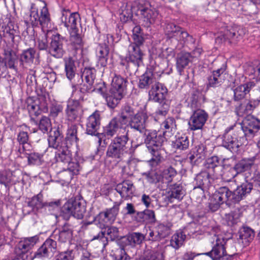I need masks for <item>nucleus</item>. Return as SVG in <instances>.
Masks as SVG:
<instances>
[{
    "label": "nucleus",
    "mask_w": 260,
    "mask_h": 260,
    "mask_svg": "<svg viewBox=\"0 0 260 260\" xmlns=\"http://www.w3.org/2000/svg\"><path fill=\"white\" fill-rule=\"evenodd\" d=\"M252 184L251 183L245 182L234 191H231L226 187H222L215 191L210 198L209 207L212 211H217L220 205L225 203L230 205L241 201L243 197L247 193H250Z\"/></svg>",
    "instance_id": "1"
},
{
    "label": "nucleus",
    "mask_w": 260,
    "mask_h": 260,
    "mask_svg": "<svg viewBox=\"0 0 260 260\" xmlns=\"http://www.w3.org/2000/svg\"><path fill=\"white\" fill-rule=\"evenodd\" d=\"M145 142L146 147L152 155L151 161L157 164L162 159V154L164 150L162 146L165 138L161 134L158 135L156 131L148 132Z\"/></svg>",
    "instance_id": "2"
},
{
    "label": "nucleus",
    "mask_w": 260,
    "mask_h": 260,
    "mask_svg": "<svg viewBox=\"0 0 260 260\" xmlns=\"http://www.w3.org/2000/svg\"><path fill=\"white\" fill-rule=\"evenodd\" d=\"M209 241L214 246L211 251L204 253L205 260L222 259L224 256L230 257L226 254L224 247L225 240L222 235L210 234Z\"/></svg>",
    "instance_id": "3"
},
{
    "label": "nucleus",
    "mask_w": 260,
    "mask_h": 260,
    "mask_svg": "<svg viewBox=\"0 0 260 260\" xmlns=\"http://www.w3.org/2000/svg\"><path fill=\"white\" fill-rule=\"evenodd\" d=\"M85 212V206L74 198L69 199L61 208L62 215L66 219H68L71 216L82 219Z\"/></svg>",
    "instance_id": "4"
},
{
    "label": "nucleus",
    "mask_w": 260,
    "mask_h": 260,
    "mask_svg": "<svg viewBox=\"0 0 260 260\" xmlns=\"http://www.w3.org/2000/svg\"><path fill=\"white\" fill-rule=\"evenodd\" d=\"M39 240V237L35 236L25 238L21 240L15 249L16 253L21 255V260H32L35 255H31L29 251L36 245Z\"/></svg>",
    "instance_id": "5"
},
{
    "label": "nucleus",
    "mask_w": 260,
    "mask_h": 260,
    "mask_svg": "<svg viewBox=\"0 0 260 260\" xmlns=\"http://www.w3.org/2000/svg\"><path fill=\"white\" fill-rule=\"evenodd\" d=\"M119 210V205L115 204L112 208L100 212L94 218V221L100 229H103L106 225L112 224L115 220Z\"/></svg>",
    "instance_id": "6"
},
{
    "label": "nucleus",
    "mask_w": 260,
    "mask_h": 260,
    "mask_svg": "<svg viewBox=\"0 0 260 260\" xmlns=\"http://www.w3.org/2000/svg\"><path fill=\"white\" fill-rule=\"evenodd\" d=\"M208 117V114L204 110L198 109L190 116L188 125L191 131L201 129Z\"/></svg>",
    "instance_id": "7"
},
{
    "label": "nucleus",
    "mask_w": 260,
    "mask_h": 260,
    "mask_svg": "<svg viewBox=\"0 0 260 260\" xmlns=\"http://www.w3.org/2000/svg\"><path fill=\"white\" fill-rule=\"evenodd\" d=\"M239 29L236 27H222L216 34L215 42L221 43L225 40H236L241 38Z\"/></svg>",
    "instance_id": "8"
},
{
    "label": "nucleus",
    "mask_w": 260,
    "mask_h": 260,
    "mask_svg": "<svg viewBox=\"0 0 260 260\" xmlns=\"http://www.w3.org/2000/svg\"><path fill=\"white\" fill-rule=\"evenodd\" d=\"M242 129L245 136L252 137L260 130V121L253 116L248 115L243 121Z\"/></svg>",
    "instance_id": "9"
},
{
    "label": "nucleus",
    "mask_w": 260,
    "mask_h": 260,
    "mask_svg": "<svg viewBox=\"0 0 260 260\" xmlns=\"http://www.w3.org/2000/svg\"><path fill=\"white\" fill-rule=\"evenodd\" d=\"M81 57L82 55L81 53L74 55L72 57L64 59L66 76L70 80H71L75 77L77 70V66L79 65V60Z\"/></svg>",
    "instance_id": "10"
},
{
    "label": "nucleus",
    "mask_w": 260,
    "mask_h": 260,
    "mask_svg": "<svg viewBox=\"0 0 260 260\" xmlns=\"http://www.w3.org/2000/svg\"><path fill=\"white\" fill-rule=\"evenodd\" d=\"M50 54L56 58H61L64 51L63 48V37L58 34L53 35L49 48Z\"/></svg>",
    "instance_id": "11"
},
{
    "label": "nucleus",
    "mask_w": 260,
    "mask_h": 260,
    "mask_svg": "<svg viewBox=\"0 0 260 260\" xmlns=\"http://www.w3.org/2000/svg\"><path fill=\"white\" fill-rule=\"evenodd\" d=\"M68 119L71 121H78L82 114V110L78 101L70 100L66 110Z\"/></svg>",
    "instance_id": "12"
},
{
    "label": "nucleus",
    "mask_w": 260,
    "mask_h": 260,
    "mask_svg": "<svg viewBox=\"0 0 260 260\" xmlns=\"http://www.w3.org/2000/svg\"><path fill=\"white\" fill-rule=\"evenodd\" d=\"M61 21L64 26L68 28L70 31L74 29H78L77 28V22L79 19V15L77 13H71L69 10H63L62 12V16L60 18Z\"/></svg>",
    "instance_id": "13"
},
{
    "label": "nucleus",
    "mask_w": 260,
    "mask_h": 260,
    "mask_svg": "<svg viewBox=\"0 0 260 260\" xmlns=\"http://www.w3.org/2000/svg\"><path fill=\"white\" fill-rule=\"evenodd\" d=\"M144 53L140 47L135 45H129L126 54V59L137 66L142 62Z\"/></svg>",
    "instance_id": "14"
},
{
    "label": "nucleus",
    "mask_w": 260,
    "mask_h": 260,
    "mask_svg": "<svg viewBox=\"0 0 260 260\" xmlns=\"http://www.w3.org/2000/svg\"><path fill=\"white\" fill-rule=\"evenodd\" d=\"M20 61L23 65L31 66L32 64H38L40 63L39 55L35 49L30 48L22 52Z\"/></svg>",
    "instance_id": "15"
},
{
    "label": "nucleus",
    "mask_w": 260,
    "mask_h": 260,
    "mask_svg": "<svg viewBox=\"0 0 260 260\" xmlns=\"http://www.w3.org/2000/svg\"><path fill=\"white\" fill-rule=\"evenodd\" d=\"M140 12L144 22L143 24L146 27H148L154 23L158 15L157 11L149 5H147L144 8L141 9Z\"/></svg>",
    "instance_id": "16"
},
{
    "label": "nucleus",
    "mask_w": 260,
    "mask_h": 260,
    "mask_svg": "<svg viewBox=\"0 0 260 260\" xmlns=\"http://www.w3.org/2000/svg\"><path fill=\"white\" fill-rule=\"evenodd\" d=\"M167 92V89L163 85L156 82L149 91V99L156 102H161L165 99Z\"/></svg>",
    "instance_id": "17"
},
{
    "label": "nucleus",
    "mask_w": 260,
    "mask_h": 260,
    "mask_svg": "<svg viewBox=\"0 0 260 260\" xmlns=\"http://www.w3.org/2000/svg\"><path fill=\"white\" fill-rule=\"evenodd\" d=\"M254 162L253 158H244L238 161L233 168L230 169L229 173H232V175L229 180L234 178L238 173L249 170L253 165Z\"/></svg>",
    "instance_id": "18"
},
{
    "label": "nucleus",
    "mask_w": 260,
    "mask_h": 260,
    "mask_svg": "<svg viewBox=\"0 0 260 260\" xmlns=\"http://www.w3.org/2000/svg\"><path fill=\"white\" fill-rule=\"evenodd\" d=\"M147 119L148 116L146 113L139 112L135 114L129 120V124L132 128L142 133L146 127Z\"/></svg>",
    "instance_id": "19"
},
{
    "label": "nucleus",
    "mask_w": 260,
    "mask_h": 260,
    "mask_svg": "<svg viewBox=\"0 0 260 260\" xmlns=\"http://www.w3.org/2000/svg\"><path fill=\"white\" fill-rule=\"evenodd\" d=\"M100 124V114L99 111H95L87 119L86 133L90 135H96Z\"/></svg>",
    "instance_id": "20"
},
{
    "label": "nucleus",
    "mask_w": 260,
    "mask_h": 260,
    "mask_svg": "<svg viewBox=\"0 0 260 260\" xmlns=\"http://www.w3.org/2000/svg\"><path fill=\"white\" fill-rule=\"evenodd\" d=\"M56 242L51 239H47L35 254L36 257H47L53 254L56 249Z\"/></svg>",
    "instance_id": "21"
},
{
    "label": "nucleus",
    "mask_w": 260,
    "mask_h": 260,
    "mask_svg": "<svg viewBox=\"0 0 260 260\" xmlns=\"http://www.w3.org/2000/svg\"><path fill=\"white\" fill-rule=\"evenodd\" d=\"M116 190L123 199L126 200L133 196L135 187L131 182L125 181L119 183L116 186Z\"/></svg>",
    "instance_id": "22"
},
{
    "label": "nucleus",
    "mask_w": 260,
    "mask_h": 260,
    "mask_svg": "<svg viewBox=\"0 0 260 260\" xmlns=\"http://www.w3.org/2000/svg\"><path fill=\"white\" fill-rule=\"evenodd\" d=\"M223 145L231 151H236L241 145L235 134L225 133L223 136Z\"/></svg>",
    "instance_id": "23"
},
{
    "label": "nucleus",
    "mask_w": 260,
    "mask_h": 260,
    "mask_svg": "<svg viewBox=\"0 0 260 260\" xmlns=\"http://www.w3.org/2000/svg\"><path fill=\"white\" fill-rule=\"evenodd\" d=\"M95 77V70L93 68H85L82 75L83 81L86 82L87 91H94L92 85Z\"/></svg>",
    "instance_id": "24"
},
{
    "label": "nucleus",
    "mask_w": 260,
    "mask_h": 260,
    "mask_svg": "<svg viewBox=\"0 0 260 260\" xmlns=\"http://www.w3.org/2000/svg\"><path fill=\"white\" fill-rule=\"evenodd\" d=\"M253 82H249L237 87L234 90V99L239 101L244 98L246 94L249 93L251 88L254 87Z\"/></svg>",
    "instance_id": "25"
},
{
    "label": "nucleus",
    "mask_w": 260,
    "mask_h": 260,
    "mask_svg": "<svg viewBox=\"0 0 260 260\" xmlns=\"http://www.w3.org/2000/svg\"><path fill=\"white\" fill-rule=\"evenodd\" d=\"M126 81L119 75H115L113 78L111 82L112 92H116L123 94L124 90L126 87Z\"/></svg>",
    "instance_id": "26"
},
{
    "label": "nucleus",
    "mask_w": 260,
    "mask_h": 260,
    "mask_svg": "<svg viewBox=\"0 0 260 260\" xmlns=\"http://www.w3.org/2000/svg\"><path fill=\"white\" fill-rule=\"evenodd\" d=\"M70 41L71 45L76 50H80L79 54H82L84 43L81 35L78 33V29H74L70 31Z\"/></svg>",
    "instance_id": "27"
},
{
    "label": "nucleus",
    "mask_w": 260,
    "mask_h": 260,
    "mask_svg": "<svg viewBox=\"0 0 260 260\" xmlns=\"http://www.w3.org/2000/svg\"><path fill=\"white\" fill-rule=\"evenodd\" d=\"M43 3L44 6L40 11L39 24L41 26L43 30L45 31H47V28H48L49 25H50V17L46 4L44 2Z\"/></svg>",
    "instance_id": "28"
},
{
    "label": "nucleus",
    "mask_w": 260,
    "mask_h": 260,
    "mask_svg": "<svg viewBox=\"0 0 260 260\" xmlns=\"http://www.w3.org/2000/svg\"><path fill=\"white\" fill-rule=\"evenodd\" d=\"M144 239V236L139 233H133L123 238V242L126 245L134 247L140 244Z\"/></svg>",
    "instance_id": "29"
},
{
    "label": "nucleus",
    "mask_w": 260,
    "mask_h": 260,
    "mask_svg": "<svg viewBox=\"0 0 260 260\" xmlns=\"http://www.w3.org/2000/svg\"><path fill=\"white\" fill-rule=\"evenodd\" d=\"M225 71V68L221 67L217 70L213 71L212 75L208 78V85L211 87L219 86L222 81L221 75Z\"/></svg>",
    "instance_id": "30"
},
{
    "label": "nucleus",
    "mask_w": 260,
    "mask_h": 260,
    "mask_svg": "<svg viewBox=\"0 0 260 260\" xmlns=\"http://www.w3.org/2000/svg\"><path fill=\"white\" fill-rule=\"evenodd\" d=\"M155 82L153 74L151 71H147L140 76L138 86L140 88H147L149 86Z\"/></svg>",
    "instance_id": "31"
},
{
    "label": "nucleus",
    "mask_w": 260,
    "mask_h": 260,
    "mask_svg": "<svg viewBox=\"0 0 260 260\" xmlns=\"http://www.w3.org/2000/svg\"><path fill=\"white\" fill-rule=\"evenodd\" d=\"M121 128V123L116 118L112 119L104 128L105 135L112 137Z\"/></svg>",
    "instance_id": "32"
},
{
    "label": "nucleus",
    "mask_w": 260,
    "mask_h": 260,
    "mask_svg": "<svg viewBox=\"0 0 260 260\" xmlns=\"http://www.w3.org/2000/svg\"><path fill=\"white\" fill-rule=\"evenodd\" d=\"M254 237V231L249 227H243L240 232L239 239L244 246L247 245Z\"/></svg>",
    "instance_id": "33"
},
{
    "label": "nucleus",
    "mask_w": 260,
    "mask_h": 260,
    "mask_svg": "<svg viewBox=\"0 0 260 260\" xmlns=\"http://www.w3.org/2000/svg\"><path fill=\"white\" fill-rule=\"evenodd\" d=\"M191 56L188 52H182L178 55L176 65L178 71L181 73L182 70L191 61Z\"/></svg>",
    "instance_id": "34"
},
{
    "label": "nucleus",
    "mask_w": 260,
    "mask_h": 260,
    "mask_svg": "<svg viewBox=\"0 0 260 260\" xmlns=\"http://www.w3.org/2000/svg\"><path fill=\"white\" fill-rule=\"evenodd\" d=\"M184 196V191L182 187L179 185L175 184L172 186L170 190L168 192L169 200L172 202L173 199L181 200Z\"/></svg>",
    "instance_id": "35"
},
{
    "label": "nucleus",
    "mask_w": 260,
    "mask_h": 260,
    "mask_svg": "<svg viewBox=\"0 0 260 260\" xmlns=\"http://www.w3.org/2000/svg\"><path fill=\"white\" fill-rule=\"evenodd\" d=\"M185 238L186 236L182 232H177L172 236L170 240V245L177 250L183 245Z\"/></svg>",
    "instance_id": "36"
},
{
    "label": "nucleus",
    "mask_w": 260,
    "mask_h": 260,
    "mask_svg": "<svg viewBox=\"0 0 260 260\" xmlns=\"http://www.w3.org/2000/svg\"><path fill=\"white\" fill-rule=\"evenodd\" d=\"M123 96V94L120 93L115 91L112 92L111 90H110L109 95L106 96L105 99L108 106L111 108H114L118 104Z\"/></svg>",
    "instance_id": "37"
},
{
    "label": "nucleus",
    "mask_w": 260,
    "mask_h": 260,
    "mask_svg": "<svg viewBox=\"0 0 260 260\" xmlns=\"http://www.w3.org/2000/svg\"><path fill=\"white\" fill-rule=\"evenodd\" d=\"M4 57L3 59L8 64V67L13 68L14 67L16 53L11 49L7 48L4 49Z\"/></svg>",
    "instance_id": "38"
},
{
    "label": "nucleus",
    "mask_w": 260,
    "mask_h": 260,
    "mask_svg": "<svg viewBox=\"0 0 260 260\" xmlns=\"http://www.w3.org/2000/svg\"><path fill=\"white\" fill-rule=\"evenodd\" d=\"M124 152L119 147H118L112 143L108 147L107 155L109 157L119 158L123 155Z\"/></svg>",
    "instance_id": "39"
},
{
    "label": "nucleus",
    "mask_w": 260,
    "mask_h": 260,
    "mask_svg": "<svg viewBox=\"0 0 260 260\" xmlns=\"http://www.w3.org/2000/svg\"><path fill=\"white\" fill-rule=\"evenodd\" d=\"M189 146V140L185 135L181 136L176 139L174 142V147L177 149H186Z\"/></svg>",
    "instance_id": "40"
},
{
    "label": "nucleus",
    "mask_w": 260,
    "mask_h": 260,
    "mask_svg": "<svg viewBox=\"0 0 260 260\" xmlns=\"http://www.w3.org/2000/svg\"><path fill=\"white\" fill-rule=\"evenodd\" d=\"M161 127L166 129V132H164V134L167 132L172 133L174 132L176 128L175 120L172 117L167 118L161 123Z\"/></svg>",
    "instance_id": "41"
},
{
    "label": "nucleus",
    "mask_w": 260,
    "mask_h": 260,
    "mask_svg": "<svg viewBox=\"0 0 260 260\" xmlns=\"http://www.w3.org/2000/svg\"><path fill=\"white\" fill-rule=\"evenodd\" d=\"M29 21L33 26H37L39 23L38 9L34 4H31L30 9Z\"/></svg>",
    "instance_id": "42"
},
{
    "label": "nucleus",
    "mask_w": 260,
    "mask_h": 260,
    "mask_svg": "<svg viewBox=\"0 0 260 260\" xmlns=\"http://www.w3.org/2000/svg\"><path fill=\"white\" fill-rule=\"evenodd\" d=\"M128 137L127 133L126 135L121 136H117L113 140L112 143L116 146L121 148L125 152L126 151V145L128 141Z\"/></svg>",
    "instance_id": "43"
},
{
    "label": "nucleus",
    "mask_w": 260,
    "mask_h": 260,
    "mask_svg": "<svg viewBox=\"0 0 260 260\" xmlns=\"http://www.w3.org/2000/svg\"><path fill=\"white\" fill-rule=\"evenodd\" d=\"M71 159L70 151L67 148L62 149L61 151L57 154V160L63 163H68Z\"/></svg>",
    "instance_id": "44"
},
{
    "label": "nucleus",
    "mask_w": 260,
    "mask_h": 260,
    "mask_svg": "<svg viewBox=\"0 0 260 260\" xmlns=\"http://www.w3.org/2000/svg\"><path fill=\"white\" fill-rule=\"evenodd\" d=\"M77 126L76 124H71L69 126L67 133V139L72 143H76L77 141Z\"/></svg>",
    "instance_id": "45"
},
{
    "label": "nucleus",
    "mask_w": 260,
    "mask_h": 260,
    "mask_svg": "<svg viewBox=\"0 0 260 260\" xmlns=\"http://www.w3.org/2000/svg\"><path fill=\"white\" fill-rule=\"evenodd\" d=\"M172 225L171 223H162L157 226L158 234L162 237H165L170 234V231Z\"/></svg>",
    "instance_id": "46"
},
{
    "label": "nucleus",
    "mask_w": 260,
    "mask_h": 260,
    "mask_svg": "<svg viewBox=\"0 0 260 260\" xmlns=\"http://www.w3.org/2000/svg\"><path fill=\"white\" fill-rule=\"evenodd\" d=\"M167 248L165 246L160 248L158 250L153 252L149 256L144 257L140 260H165L164 252L165 249Z\"/></svg>",
    "instance_id": "47"
},
{
    "label": "nucleus",
    "mask_w": 260,
    "mask_h": 260,
    "mask_svg": "<svg viewBox=\"0 0 260 260\" xmlns=\"http://www.w3.org/2000/svg\"><path fill=\"white\" fill-rule=\"evenodd\" d=\"M179 26H177L174 23H170L167 24L165 27V32L166 35L169 38H173L177 35L178 31L181 29Z\"/></svg>",
    "instance_id": "48"
},
{
    "label": "nucleus",
    "mask_w": 260,
    "mask_h": 260,
    "mask_svg": "<svg viewBox=\"0 0 260 260\" xmlns=\"http://www.w3.org/2000/svg\"><path fill=\"white\" fill-rule=\"evenodd\" d=\"M223 218L226 223L230 226L233 225L239 221V215L233 212L225 214Z\"/></svg>",
    "instance_id": "49"
},
{
    "label": "nucleus",
    "mask_w": 260,
    "mask_h": 260,
    "mask_svg": "<svg viewBox=\"0 0 260 260\" xmlns=\"http://www.w3.org/2000/svg\"><path fill=\"white\" fill-rule=\"evenodd\" d=\"M23 131H20L17 136V140L20 144L23 145V148L25 149L24 145L27 143L28 136L27 130L28 127L26 125L22 126Z\"/></svg>",
    "instance_id": "50"
},
{
    "label": "nucleus",
    "mask_w": 260,
    "mask_h": 260,
    "mask_svg": "<svg viewBox=\"0 0 260 260\" xmlns=\"http://www.w3.org/2000/svg\"><path fill=\"white\" fill-rule=\"evenodd\" d=\"M177 172L172 167L166 168L162 172V178L168 182L172 181L173 178L176 175Z\"/></svg>",
    "instance_id": "51"
},
{
    "label": "nucleus",
    "mask_w": 260,
    "mask_h": 260,
    "mask_svg": "<svg viewBox=\"0 0 260 260\" xmlns=\"http://www.w3.org/2000/svg\"><path fill=\"white\" fill-rule=\"evenodd\" d=\"M75 251L73 250L59 253L55 257V260H73L75 257Z\"/></svg>",
    "instance_id": "52"
},
{
    "label": "nucleus",
    "mask_w": 260,
    "mask_h": 260,
    "mask_svg": "<svg viewBox=\"0 0 260 260\" xmlns=\"http://www.w3.org/2000/svg\"><path fill=\"white\" fill-rule=\"evenodd\" d=\"M175 38L180 43H184L192 39V37L189 36L187 32L183 30L182 28L178 31Z\"/></svg>",
    "instance_id": "53"
},
{
    "label": "nucleus",
    "mask_w": 260,
    "mask_h": 260,
    "mask_svg": "<svg viewBox=\"0 0 260 260\" xmlns=\"http://www.w3.org/2000/svg\"><path fill=\"white\" fill-rule=\"evenodd\" d=\"M51 127V123L49 118L43 116L40 121L39 128L43 133L48 132Z\"/></svg>",
    "instance_id": "54"
},
{
    "label": "nucleus",
    "mask_w": 260,
    "mask_h": 260,
    "mask_svg": "<svg viewBox=\"0 0 260 260\" xmlns=\"http://www.w3.org/2000/svg\"><path fill=\"white\" fill-rule=\"evenodd\" d=\"M54 135L51 134L48 138V142L50 145H52V147H56L61 141V137L59 132L58 130L54 131Z\"/></svg>",
    "instance_id": "55"
},
{
    "label": "nucleus",
    "mask_w": 260,
    "mask_h": 260,
    "mask_svg": "<svg viewBox=\"0 0 260 260\" xmlns=\"http://www.w3.org/2000/svg\"><path fill=\"white\" fill-rule=\"evenodd\" d=\"M68 164V167L67 170L70 173L69 180H71L74 175H77L78 174L80 168L78 163L77 162H71L70 161Z\"/></svg>",
    "instance_id": "56"
},
{
    "label": "nucleus",
    "mask_w": 260,
    "mask_h": 260,
    "mask_svg": "<svg viewBox=\"0 0 260 260\" xmlns=\"http://www.w3.org/2000/svg\"><path fill=\"white\" fill-rule=\"evenodd\" d=\"M42 154L38 153H32L28 156V161L29 164L40 165L42 163Z\"/></svg>",
    "instance_id": "57"
},
{
    "label": "nucleus",
    "mask_w": 260,
    "mask_h": 260,
    "mask_svg": "<svg viewBox=\"0 0 260 260\" xmlns=\"http://www.w3.org/2000/svg\"><path fill=\"white\" fill-rule=\"evenodd\" d=\"M135 115L132 108L129 106H125L122 110L121 117L123 120L127 121L128 119L131 120Z\"/></svg>",
    "instance_id": "58"
},
{
    "label": "nucleus",
    "mask_w": 260,
    "mask_h": 260,
    "mask_svg": "<svg viewBox=\"0 0 260 260\" xmlns=\"http://www.w3.org/2000/svg\"><path fill=\"white\" fill-rule=\"evenodd\" d=\"M107 239L111 241L114 240L119 237V231L118 228L115 226L109 227L106 231Z\"/></svg>",
    "instance_id": "59"
},
{
    "label": "nucleus",
    "mask_w": 260,
    "mask_h": 260,
    "mask_svg": "<svg viewBox=\"0 0 260 260\" xmlns=\"http://www.w3.org/2000/svg\"><path fill=\"white\" fill-rule=\"evenodd\" d=\"M27 109L29 114L31 115L38 116L41 112L39 106L35 102L28 104Z\"/></svg>",
    "instance_id": "60"
},
{
    "label": "nucleus",
    "mask_w": 260,
    "mask_h": 260,
    "mask_svg": "<svg viewBox=\"0 0 260 260\" xmlns=\"http://www.w3.org/2000/svg\"><path fill=\"white\" fill-rule=\"evenodd\" d=\"M207 168L212 169L214 171L215 168L218 167L219 165V159L217 156H213L208 158L207 160Z\"/></svg>",
    "instance_id": "61"
},
{
    "label": "nucleus",
    "mask_w": 260,
    "mask_h": 260,
    "mask_svg": "<svg viewBox=\"0 0 260 260\" xmlns=\"http://www.w3.org/2000/svg\"><path fill=\"white\" fill-rule=\"evenodd\" d=\"M108 54L109 48L108 45L104 44V45L100 46L98 49V55L100 58L106 60Z\"/></svg>",
    "instance_id": "62"
},
{
    "label": "nucleus",
    "mask_w": 260,
    "mask_h": 260,
    "mask_svg": "<svg viewBox=\"0 0 260 260\" xmlns=\"http://www.w3.org/2000/svg\"><path fill=\"white\" fill-rule=\"evenodd\" d=\"M63 107L60 104H53L50 109V115L54 117L57 115L62 111Z\"/></svg>",
    "instance_id": "63"
},
{
    "label": "nucleus",
    "mask_w": 260,
    "mask_h": 260,
    "mask_svg": "<svg viewBox=\"0 0 260 260\" xmlns=\"http://www.w3.org/2000/svg\"><path fill=\"white\" fill-rule=\"evenodd\" d=\"M192 153L196 154L197 158H201L205 155V146L202 144L196 146L192 150Z\"/></svg>",
    "instance_id": "64"
}]
</instances>
